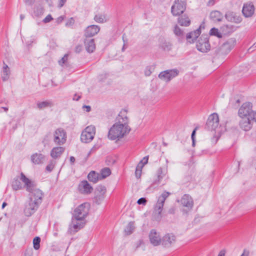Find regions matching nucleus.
<instances>
[{"mask_svg":"<svg viewBox=\"0 0 256 256\" xmlns=\"http://www.w3.org/2000/svg\"><path fill=\"white\" fill-rule=\"evenodd\" d=\"M20 180L24 184V187L30 192L29 200L24 208L25 215L30 216L35 212L42 203L43 193L36 187L34 182L27 178L23 173H21Z\"/></svg>","mask_w":256,"mask_h":256,"instance_id":"1","label":"nucleus"},{"mask_svg":"<svg viewBox=\"0 0 256 256\" xmlns=\"http://www.w3.org/2000/svg\"><path fill=\"white\" fill-rule=\"evenodd\" d=\"M130 130L128 112L122 110L116 117L115 122L109 129L108 138L110 140H119L128 134Z\"/></svg>","mask_w":256,"mask_h":256,"instance_id":"2","label":"nucleus"},{"mask_svg":"<svg viewBox=\"0 0 256 256\" xmlns=\"http://www.w3.org/2000/svg\"><path fill=\"white\" fill-rule=\"evenodd\" d=\"M206 128L212 132H214L212 142L216 144L221 134L218 114L214 113L209 116L206 124Z\"/></svg>","mask_w":256,"mask_h":256,"instance_id":"3","label":"nucleus"},{"mask_svg":"<svg viewBox=\"0 0 256 256\" xmlns=\"http://www.w3.org/2000/svg\"><path fill=\"white\" fill-rule=\"evenodd\" d=\"M170 194V192L165 191L158 196V202L154 207V216L156 220H159L161 218V212H162L164 204L166 200Z\"/></svg>","mask_w":256,"mask_h":256,"instance_id":"4","label":"nucleus"},{"mask_svg":"<svg viewBox=\"0 0 256 256\" xmlns=\"http://www.w3.org/2000/svg\"><path fill=\"white\" fill-rule=\"evenodd\" d=\"M89 209L90 204L88 203L81 204L74 210L73 217L76 220H82L88 215Z\"/></svg>","mask_w":256,"mask_h":256,"instance_id":"5","label":"nucleus"},{"mask_svg":"<svg viewBox=\"0 0 256 256\" xmlns=\"http://www.w3.org/2000/svg\"><path fill=\"white\" fill-rule=\"evenodd\" d=\"M186 0H174L171 8V12L174 16H179L185 11Z\"/></svg>","mask_w":256,"mask_h":256,"instance_id":"6","label":"nucleus"},{"mask_svg":"<svg viewBox=\"0 0 256 256\" xmlns=\"http://www.w3.org/2000/svg\"><path fill=\"white\" fill-rule=\"evenodd\" d=\"M95 134V127L92 125L88 126L82 132L80 140L83 142L88 143L94 139Z\"/></svg>","mask_w":256,"mask_h":256,"instance_id":"7","label":"nucleus"},{"mask_svg":"<svg viewBox=\"0 0 256 256\" xmlns=\"http://www.w3.org/2000/svg\"><path fill=\"white\" fill-rule=\"evenodd\" d=\"M252 104L250 102L244 103L238 110V116L241 118H250L252 114Z\"/></svg>","mask_w":256,"mask_h":256,"instance_id":"8","label":"nucleus"},{"mask_svg":"<svg viewBox=\"0 0 256 256\" xmlns=\"http://www.w3.org/2000/svg\"><path fill=\"white\" fill-rule=\"evenodd\" d=\"M106 188L102 185L98 186L94 192V202L97 205L100 204L105 198Z\"/></svg>","mask_w":256,"mask_h":256,"instance_id":"9","label":"nucleus"},{"mask_svg":"<svg viewBox=\"0 0 256 256\" xmlns=\"http://www.w3.org/2000/svg\"><path fill=\"white\" fill-rule=\"evenodd\" d=\"M178 73L179 71L177 69L166 70L160 72L158 74V78L162 80L167 82L176 76Z\"/></svg>","mask_w":256,"mask_h":256,"instance_id":"10","label":"nucleus"},{"mask_svg":"<svg viewBox=\"0 0 256 256\" xmlns=\"http://www.w3.org/2000/svg\"><path fill=\"white\" fill-rule=\"evenodd\" d=\"M54 141L58 145L64 144L66 140V132L62 128L56 129L54 134Z\"/></svg>","mask_w":256,"mask_h":256,"instance_id":"11","label":"nucleus"},{"mask_svg":"<svg viewBox=\"0 0 256 256\" xmlns=\"http://www.w3.org/2000/svg\"><path fill=\"white\" fill-rule=\"evenodd\" d=\"M176 241V236L172 234H166L162 240L161 244L166 248H170L173 246Z\"/></svg>","mask_w":256,"mask_h":256,"instance_id":"12","label":"nucleus"},{"mask_svg":"<svg viewBox=\"0 0 256 256\" xmlns=\"http://www.w3.org/2000/svg\"><path fill=\"white\" fill-rule=\"evenodd\" d=\"M197 50L202 52H206L210 50V46L206 37H200L196 42Z\"/></svg>","mask_w":256,"mask_h":256,"instance_id":"13","label":"nucleus"},{"mask_svg":"<svg viewBox=\"0 0 256 256\" xmlns=\"http://www.w3.org/2000/svg\"><path fill=\"white\" fill-rule=\"evenodd\" d=\"M148 238L150 244L153 246H156L161 244L162 238L160 234L155 230H152L150 231Z\"/></svg>","mask_w":256,"mask_h":256,"instance_id":"14","label":"nucleus"},{"mask_svg":"<svg viewBox=\"0 0 256 256\" xmlns=\"http://www.w3.org/2000/svg\"><path fill=\"white\" fill-rule=\"evenodd\" d=\"M180 202L183 207L186 208V210H184L186 213L190 211L194 206L192 198L188 194L184 195L180 200Z\"/></svg>","mask_w":256,"mask_h":256,"instance_id":"15","label":"nucleus"},{"mask_svg":"<svg viewBox=\"0 0 256 256\" xmlns=\"http://www.w3.org/2000/svg\"><path fill=\"white\" fill-rule=\"evenodd\" d=\"M236 44V40L234 38L228 40L220 47V52L226 54L234 48Z\"/></svg>","mask_w":256,"mask_h":256,"instance_id":"16","label":"nucleus"},{"mask_svg":"<svg viewBox=\"0 0 256 256\" xmlns=\"http://www.w3.org/2000/svg\"><path fill=\"white\" fill-rule=\"evenodd\" d=\"M78 220L72 219V223L69 226L68 232L72 234L82 228L85 224L84 222H78Z\"/></svg>","mask_w":256,"mask_h":256,"instance_id":"17","label":"nucleus"},{"mask_svg":"<svg viewBox=\"0 0 256 256\" xmlns=\"http://www.w3.org/2000/svg\"><path fill=\"white\" fill-rule=\"evenodd\" d=\"M78 189L79 192L82 194H90L93 190L92 187L86 180H83L78 185Z\"/></svg>","mask_w":256,"mask_h":256,"instance_id":"18","label":"nucleus"},{"mask_svg":"<svg viewBox=\"0 0 256 256\" xmlns=\"http://www.w3.org/2000/svg\"><path fill=\"white\" fill-rule=\"evenodd\" d=\"M242 14L246 18L252 16L254 12V6L252 3H247L244 5L242 10Z\"/></svg>","mask_w":256,"mask_h":256,"instance_id":"19","label":"nucleus"},{"mask_svg":"<svg viewBox=\"0 0 256 256\" xmlns=\"http://www.w3.org/2000/svg\"><path fill=\"white\" fill-rule=\"evenodd\" d=\"M100 28L96 25H91L86 28L84 35L86 38H90L96 34L100 31Z\"/></svg>","mask_w":256,"mask_h":256,"instance_id":"20","label":"nucleus"},{"mask_svg":"<svg viewBox=\"0 0 256 256\" xmlns=\"http://www.w3.org/2000/svg\"><path fill=\"white\" fill-rule=\"evenodd\" d=\"M84 43L86 50L88 52L91 53L94 52L96 49L94 39L86 38L85 39Z\"/></svg>","mask_w":256,"mask_h":256,"instance_id":"21","label":"nucleus"},{"mask_svg":"<svg viewBox=\"0 0 256 256\" xmlns=\"http://www.w3.org/2000/svg\"><path fill=\"white\" fill-rule=\"evenodd\" d=\"M252 121L249 118H242L240 122V126L244 130L248 131L252 127Z\"/></svg>","mask_w":256,"mask_h":256,"instance_id":"22","label":"nucleus"},{"mask_svg":"<svg viewBox=\"0 0 256 256\" xmlns=\"http://www.w3.org/2000/svg\"><path fill=\"white\" fill-rule=\"evenodd\" d=\"M44 156L40 153H35L31 156L32 162L36 164H41L44 162Z\"/></svg>","mask_w":256,"mask_h":256,"instance_id":"23","label":"nucleus"},{"mask_svg":"<svg viewBox=\"0 0 256 256\" xmlns=\"http://www.w3.org/2000/svg\"><path fill=\"white\" fill-rule=\"evenodd\" d=\"M200 27L201 26H200V28L197 29L196 30L187 34L186 40L189 42H194V40L198 37L200 34Z\"/></svg>","mask_w":256,"mask_h":256,"instance_id":"24","label":"nucleus"},{"mask_svg":"<svg viewBox=\"0 0 256 256\" xmlns=\"http://www.w3.org/2000/svg\"><path fill=\"white\" fill-rule=\"evenodd\" d=\"M226 18L228 20L236 24L240 23L242 21L241 17L233 12L226 14Z\"/></svg>","mask_w":256,"mask_h":256,"instance_id":"25","label":"nucleus"},{"mask_svg":"<svg viewBox=\"0 0 256 256\" xmlns=\"http://www.w3.org/2000/svg\"><path fill=\"white\" fill-rule=\"evenodd\" d=\"M64 150V148L61 146L54 148L51 150L50 156L52 158H56L61 156Z\"/></svg>","mask_w":256,"mask_h":256,"instance_id":"26","label":"nucleus"},{"mask_svg":"<svg viewBox=\"0 0 256 256\" xmlns=\"http://www.w3.org/2000/svg\"><path fill=\"white\" fill-rule=\"evenodd\" d=\"M210 18L214 22H220L223 18V15L219 11L214 10L211 12Z\"/></svg>","mask_w":256,"mask_h":256,"instance_id":"27","label":"nucleus"},{"mask_svg":"<svg viewBox=\"0 0 256 256\" xmlns=\"http://www.w3.org/2000/svg\"><path fill=\"white\" fill-rule=\"evenodd\" d=\"M2 69V79L4 81H6L9 78L10 72L8 66L4 62Z\"/></svg>","mask_w":256,"mask_h":256,"instance_id":"28","label":"nucleus"},{"mask_svg":"<svg viewBox=\"0 0 256 256\" xmlns=\"http://www.w3.org/2000/svg\"><path fill=\"white\" fill-rule=\"evenodd\" d=\"M88 180L94 183H96L99 180H101L100 174L96 173L94 171L90 172L88 176Z\"/></svg>","mask_w":256,"mask_h":256,"instance_id":"29","label":"nucleus"},{"mask_svg":"<svg viewBox=\"0 0 256 256\" xmlns=\"http://www.w3.org/2000/svg\"><path fill=\"white\" fill-rule=\"evenodd\" d=\"M178 22L182 26H187L190 24V20L187 16L184 14L178 18Z\"/></svg>","mask_w":256,"mask_h":256,"instance_id":"30","label":"nucleus"},{"mask_svg":"<svg viewBox=\"0 0 256 256\" xmlns=\"http://www.w3.org/2000/svg\"><path fill=\"white\" fill-rule=\"evenodd\" d=\"M134 228H135V227H134V222H130L128 224V225L126 226V228L124 230V234L126 235H130V234H132L133 232L134 231Z\"/></svg>","mask_w":256,"mask_h":256,"instance_id":"31","label":"nucleus"},{"mask_svg":"<svg viewBox=\"0 0 256 256\" xmlns=\"http://www.w3.org/2000/svg\"><path fill=\"white\" fill-rule=\"evenodd\" d=\"M36 105L40 110H42L46 108L52 106L53 104L50 101H44L38 102H37Z\"/></svg>","mask_w":256,"mask_h":256,"instance_id":"32","label":"nucleus"},{"mask_svg":"<svg viewBox=\"0 0 256 256\" xmlns=\"http://www.w3.org/2000/svg\"><path fill=\"white\" fill-rule=\"evenodd\" d=\"M111 174V171L110 168H105L101 170L100 174V176L102 179L105 178L107 176H109Z\"/></svg>","mask_w":256,"mask_h":256,"instance_id":"33","label":"nucleus"},{"mask_svg":"<svg viewBox=\"0 0 256 256\" xmlns=\"http://www.w3.org/2000/svg\"><path fill=\"white\" fill-rule=\"evenodd\" d=\"M94 19L96 22L99 23H103L107 20L106 16L102 14L96 15Z\"/></svg>","mask_w":256,"mask_h":256,"instance_id":"34","label":"nucleus"},{"mask_svg":"<svg viewBox=\"0 0 256 256\" xmlns=\"http://www.w3.org/2000/svg\"><path fill=\"white\" fill-rule=\"evenodd\" d=\"M12 187L14 190H20L22 188V184L20 180L16 178L14 179L12 182Z\"/></svg>","mask_w":256,"mask_h":256,"instance_id":"35","label":"nucleus"},{"mask_svg":"<svg viewBox=\"0 0 256 256\" xmlns=\"http://www.w3.org/2000/svg\"><path fill=\"white\" fill-rule=\"evenodd\" d=\"M174 32L176 36L180 38H182L184 36L183 30L177 25L175 26L174 28Z\"/></svg>","mask_w":256,"mask_h":256,"instance_id":"36","label":"nucleus"},{"mask_svg":"<svg viewBox=\"0 0 256 256\" xmlns=\"http://www.w3.org/2000/svg\"><path fill=\"white\" fill-rule=\"evenodd\" d=\"M44 13V9L43 8L38 6L34 10V14L35 16L40 18Z\"/></svg>","mask_w":256,"mask_h":256,"instance_id":"37","label":"nucleus"},{"mask_svg":"<svg viewBox=\"0 0 256 256\" xmlns=\"http://www.w3.org/2000/svg\"><path fill=\"white\" fill-rule=\"evenodd\" d=\"M210 34L211 36H214L218 38L222 37V34L219 32L218 29L216 28H212L210 30Z\"/></svg>","mask_w":256,"mask_h":256,"instance_id":"38","label":"nucleus"},{"mask_svg":"<svg viewBox=\"0 0 256 256\" xmlns=\"http://www.w3.org/2000/svg\"><path fill=\"white\" fill-rule=\"evenodd\" d=\"M144 166H142V164H138L136 168L135 174L137 178H140L141 176L142 170Z\"/></svg>","mask_w":256,"mask_h":256,"instance_id":"39","label":"nucleus"},{"mask_svg":"<svg viewBox=\"0 0 256 256\" xmlns=\"http://www.w3.org/2000/svg\"><path fill=\"white\" fill-rule=\"evenodd\" d=\"M40 238L38 236L34 238V239L33 244H34V248L35 250H38L40 248Z\"/></svg>","mask_w":256,"mask_h":256,"instance_id":"40","label":"nucleus"},{"mask_svg":"<svg viewBox=\"0 0 256 256\" xmlns=\"http://www.w3.org/2000/svg\"><path fill=\"white\" fill-rule=\"evenodd\" d=\"M153 68L152 66H148L144 70V73L146 76H150L152 73Z\"/></svg>","mask_w":256,"mask_h":256,"instance_id":"41","label":"nucleus"},{"mask_svg":"<svg viewBox=\"0 0 256 256\" xmlns=\"http://www.w3.org/2000/svg\"><path fill=\"white\" fill-rule=\"evenodd\" d=\"M164 50H169L171 48L172 45L169 42H165L161 46Z\"/></svg>","mask_w":256,"mask_h":256,"instance_id":"42","label":"nucleus"},{"mask_svg":"<svg viewBox=\"0 0 256 256\" xmlns=\"http://www.w3.org/2000/svg\"><path fill=\"white\" fill-rule=\"evenodd\" d=\"M157 174H158V181H160V180H162L164 176V174L163 172L162 169L161 168H160L158 169V172H157Z\"/></svg>","mask_w":256,"mask_h":256,"instance_id":"43","label":"nucleus"},{"mask_svg":"<svg viewBox=\"0 0 256 256\" xmlns=\"http://www.w3.org/2000/svg\"><path fill=\"white\" fill-rule=\"evenodd\" d=\"M54 165L55 162L52 161L50 162L46 166V170L48 172H51L53 170Z\"/></svg>","mask_w":256,"mask_h":256,"instance_id":"44","label":"nucleus"},{"mask_svg":"<svg viewBox=\"0 0 256 256\" xmlns=\"http://www.w3.org/2000/svg\"><path fill=\"white\" fill-rule=\"evenodd\" d=\"M68 54H65L64 56L60 60H59V64L61 66H62L63 64H65V62L68 60Z\"/></svg>","mask_w":256,"mask_h":256,"instance_id":"45","label":"nucleus"},{"mask_svg":"<svg viewBox=\"0 0 256 256\" xmlns=\"http://www.w3.org/2000/svg\"><path fill=\"white\" fill-rule=\"evenodd\" d=\"M52 19V16L50 14H48L43 20L42 22L46 24L50 22Z\"/></svg>","mask_w":256,"mask_h":256,"instance_id":"46","label":"nucleus"},{"mask_svg":"<svg viewBox=\"0 0 256 256\" xmlns=\"http://www.w3.org/2000/svg\"><path fill=\"white\" fill-rule=\"evenodd\" d=\"M107 78V74L106 73L102 74L99 75L98 76V80L100 81H103L105 79H106Z\"/></svg>","mask_w":256,"mask_h":256,"instance_id":"47","label":"nucleus"},{"mask_svg":"<svg viewBox=\"0 0 256 256\" xmlns=\"http://www.w3.org/2000/svg\"><path fill=\"white\" fill-rule=\"evenodd\" d=\"M148 156H146L142 158V160H141L138 164H142V166H144L146 164L148 163Z\"/></svg>","mask_w":256,"mask_h":256,"instance_id":"48","label":"nucleus"},{"mask_svg":"<svg viewBox=\"0 0 256 256\" xmlns=\"http://www.w3.org/2000/svg\"><path fill=\"white\" fill-rule=\"evenodd\" d=\"M146 202V200L144 198H142L138 200L137 203L138 204H145Z\"/></svg>","mask_w":256,"mask_h":256,"instance_id":"49","label":"nucleus"},{"mask_svg":"<svg viewBox=\"0 0 256 256\" xmlns=\"http://www.w3.org/2000/svg\"><path fill=\"white\" fill-rule=\"evenodd\" d=\"M74 22V20L72 18H70L66 22V26H71L73 25Z\"/></svg>","mask_w":256,"mask_h":256,"instance_id":"50","label":"nucleus"},{"mask_svg":"<svg viewBox=\"0 0 256 256\" xmlns=\"http://www.w3.org/2000/svg\"><path fill=\"white\" fill-rule=\"evenodd\" d=\"M195 134H196V130H194L192 134V146H195V140H194V136H195Z\"/></svg>","mask_w":256,"mask_h":256,"instance_id":"51","label":"nucleus"},{"mask_svg":"<svg viewBox=\"0 0 256 256\" xmlns=\"http://www.w3.org/2000/svg\"><path fill=\"white\" fill-rule=\"evenodd\" d=\"M82 50V46L81 45H78L75 48V52L77 53L80 52Z\"/></svg>","mask_w":256,"mask_h":256,"instance_id":"52","label":"nucleus"},{"mask_svg":"<svg viewBox=\"0 0 256 256\" xmlns=\"http://www.w3.org/2000/svg\"><path fill=\"white\" fill-rule=\"evenodd\" d=\"M250 119L252 120H254L256 122V112L253 111Z\"/></svg>","mask_w":256,"mask_h":256,"instance_id":"53","label":"nucleus"},{"mask_svg":"<svg viewBox=\"0 0 256 256\" xmlns=\"http://www.w3.org/2000/svg\"><path fill=\"white\" fill-rule=\"evenodd\" d=\"M226 253V250L224 249L222 250L220 252L218 256H225Z\"/></svg>","mask_w":256,"mask_h":256,"instance_id":"54","label":"nucleus"},{"mask_svg":"<svg viewBox=\"0 0 256 256\" xmlns=\"http://www.w3.org/2000/svg\"><path fill=\"white\" fill-rule=\"evenodd\" d=\"M82 108L84 110V109H86V112H90V110H91V108L90 106H82Z\"/></svg>","mask_w":256,"mask_h":256,"instance_id":"55","label":"nucleus"},{"mask_svg":"<svg viewBox=\"0 0 256 256\" xmlns=\"http://www.w3.org/2000/svg\"><path fill=\"white\" fill-rule=\"evenodd\" d=\"M66 2V0H60L58 6L59 8H62L65 2Z\"/></svg>","mask_w":256,"mask_h":256,"instance_id":"56","label":"nucleus"},{"mask_svg":"<svg viewBox=\"0 0 256 256\" xmlns=\"http://www.w3.org/2000/svg\"><path fill=\"white\" fill-rule=\"evenodd\" d=\"M64 16H60L56 19V22L58 23L61 22L64 20Z\"/></svg>","mask_w":256,"mask_h":256,"instance_id":"57","label":"nucleus"},{"mask_svg":"<svg viewBox=\"0 0 256 256\" xmlns=\"http://www.w3.org/2000/svg\"><path fill=\"white\" fill-rule=\"evenodd\" d=\"M122 40L124 44L122 50V52H124L126 48V40H124V35L122 36Z\"/></svg>","mask_w":256,"mask_h":256,"instance_id":"58","label":"nucleus"},{"mask_svg":"<svg viewBox=\"0 0 256 256\" xmlns=\"http://www.w3.org/2000/svg\"><path fill=\"white\" fill-rule=\"evenodd\" d=\"M249 252L247 250H244L243 252V253L240 256H248Z\"/></svg>","mask_w":256,"mask_h":256,"instance_id":"59","label":"nucleus"},{"mask_svg":"<svg viewBox=\"0 0 256 256\" xmlns=\"http://www.w3.org/2000/svg\"><path fill=\"white\" fill-rule=\"evenodd\" d=\"M80 96H77L76 94H74L73 98V100H78L80 98Z\"/></svg>","mask_w":256,"mask_h":256,"instance_id":"60","label":"nucleus"},{"mask_svg":"<svg viewBox=\"0 0 256 256\" xmlns=\"http://www.w3.org/2000/svg\"><path fill=\"white\" fill-rule=\"evenodd\" d=\"M175 212V208H172L169 210V213L171 214H174Z\"/></svg>","mask_w":256,"mask_h":256,"instance_id":"61","label":"nucleus"},{"mask_svg":"<svg viewBox=\"0 0 256 256\" xmlns=\"http://www.w3.org/2000/svg\"><path fill=\"white\" fill-rule=\"evenodd\" d=\"M214 0H210L208 2V6H212L214 4Z\"/></svg>","mask_w":256,"mask_h":256,"instance_id":"62","label":"nucleus"},{"mask_svg":"<svg viewBox=\"0 0 256 256\" xmlns=\"http://www.w3.org/2000/svg\"><path fill=\"white\" fill-rule=\"evenodd\" d=\"M70 162L73 164L75 162V158L74 156H70Z\"/></svg>","mask_w":256,"mask_h":256,"instance_id":"63","label":"nucleus"},{"mask_svg":"<svg viewBox=\"0 0 256 256\" xmlns=\"http://www.w3.org/2000/svg\"><path fill=\"white\" fill-rule=\"evenodd\" d=\"M24 18H25L24 15L22 14L20 15V19L21 20H23Z\"/></svg>","mask_w":256,"mask_h":256,"instance_id":"64","label":"nucleus"}]
</instances>
